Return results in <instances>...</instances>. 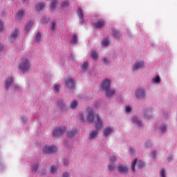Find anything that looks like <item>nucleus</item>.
Wrapping results in <instances>:
<instances>
[{
    "label": "nucleus",
    "mask_w": 177,
    "mask_h": 177,
    "mask_svg": "<svg viewBox=\"0 0 177 177\" xmlns=\"http://www.w3.org/2000/svg\"><path fill=\"white\" fill-rule=\"evenodd\" d=\"M87 114H86V120L88 122H91L95 124L96 130L90 132L89 133V139H95L96 136H97L99 129H102L103 128V122H102V119L99 115H96L95 116V112L92 110V108L88 107L86 109Z\"/></svg>",
    "instance_id": "f257e3e1"
},
{
    "label": "nucleus",
    "mask_w": 177,
    "mask_h": 177,
    "mask_svg": "<svg viewBox=\"0 0 177 177\" xmlns=\"http://www.w3.org/2000/svg\"><path fill=\"white\" fill-rule=\"evenodd\" d=\"M101 88L102 91H105L106 96L108 97H111V96H113L114 93H115V91L114 90L110 89V80H105L102 82L101 84Z\"/></svg>",
    "instance_id": "f03ea898"
},
{
    "label": "nucleus",
    "mask_w": 177,
    "mask_h": 177,
    "mask_svg": "<svg viewBox=\"0 0 177 177\" xmlns=\"http://www.w3.org/2000/svg\"><path fill=\"white\" fill-rule=\"evenodd\" d=\"M19 70H21L23 73H26V71H28L30 70V63L28 62V59L24 58L21 59V62L19 66Z\"/></svg>",
    "instance_id": "7ed1b4c3"
},
{
    "label": "nucleus",
    "mask_w": 177,
    "mask_h": 177,
    "mask_svg": "<svg viewBox=\"0 0 177 177\" xmlns=\"http://www.w3.org/2000/svg\"><path fill=\"white\" fill-rule=\"evenodd\" d=\"M56 151H57V148L55 146H46L42 149L43 154H52V153H55Z\"/></svg>",
    "instance_id": "20e7f679"
},
{
    "label": "nucleus",
    "mask_w": 177,
    "mask_h": 177,
    "mask_svg": "<svg viewBox=\"0 0 177 177\" xmlns=\"http://www.w3.org/2000/svg\"><path fill=\"white\" fill-rule=\"evenodd\" d=\"M66 132V127H58L55 129L53 131V135L54 136H55L56 138L59 137V136H62V135H63V133H64Z\"/></svg>",
    "instance_id": "39448f33"
},
{
    "label": "nucleus",
    "mask_w": 177,
    "mask_h": 177,
    "mask_svg": "<svg viewBox=\"0 0 177 177\" xmlns=\"http://www.w3.org/2000/svg\"><path fill=\"white\" fill-rule=\"evenodd\" d=\"M66 85L69 88V89H73V88L75 86V84L74 83V80L71 78H68L65 81Z\"/></svg>",
    "instance_id": "423d86ee"
},
{
    "label": "nucleus",
    "mask_w": 177,
    "mask_h": 177,
    "mask_svg": "<svg viewBox=\"0 0 177 177\" xmlns=\"http://www.w3.org/2000/svg\"><path fill=\"white\" fill-rule=\"evenodd\" d=\"M77 15L79 16L81 24H84V23H85V20L84 19V11L82 10V8L80 7L78 8Z\"/></svg>",
    "instance_id": "0eeeda50"
},
{
    "label": "nucleus",
    "mask_w": 177,
    "mask_h": 177,
    "mask_svg": "<svg viewBox=\"0 0 177 177\" xmlns=\"http://www.w3.org/2000/svg\"><path fill=\"white\" fill-rule=\"evenodd\" d=\"M106 24V21L102 19H99L97 22L93 24V26L94 28H102Z\"/></svg>",
    "instance_id": "6e6552de"
},
{
    "label": "nucleus",
    "mask_w": 177,
    "mask_h": 177,
    "mask_svg": "<svg viewBox=\"0 0 177 177\" xmlns=\"http://www.w3.org/2000/svg\"><path fill=\"white\" fill-rule=\"evenodd\" d=\"M118 171L122 174H125V172H128V167L122 165H119L118 167Z\"/></svg>",
    "instance_id": "1a4fd4ad"
},
{
    "label": "nucleus",
    "mask_w": 177,
    "mask_h": 177,
    "mask_svg": "<svg viewBox=\"0 0 177 177\" xmlns=\"http://www.w3.org/2000/svg\"><path fill=\"white\" fill-rule=\"evenodd\" d=\"M136 96L138 99H142L145 96V91L143 89H139L136 93Z\"/></svg>",
    "instance_id": "9d476101"
},
{
    "label": "nucleus",
    "mask_w": 177,
    "mask_h": 177,
    "mask_svg": "<svg viewBox=\"0 0 177 177\" xmlns=\"http://www.w3.org/2000/svg\"><path fill=\"white\" fill-rule=\"evenodd\" d=\"M143 67H145L143 62H137L134 64L133 70H139V68H143Z\"/></svg>",
    "instance_id": "9b49d317"
},
{
    "label": "nucleus",
    "mask_w": 177,
    "mask_h": 177,
    "mask_svg": "<svg viewBox=\"0 0 177 177\" xmlns=\"http://www.w3.org/2000/svg\"><path fill=\"white\" fill-rule=\"evenodd\" d=\"M17 34H19V29L16 28L11 34L10 41H15L17 38Z\"/></svg>",
    "instance_id": "f8f14e48"
},
{
    "label": "nucleus",
    "mask_w": 177,
    "mask_h": 177,
    "mask_svg": "<svg viewBox=\"0 0 177 177\" xmlns=\"http://www.w3.org/2000/svg\"><path fill=\"white\" fill-rule=\"evenodd\" d=\"M110 133H113V128L111 127H107L105 129H104V136H109Z\"/></svg>",
    "instance_id": "ddd939ff"
},
{
    "label": "nucleus",
    "mask_w": 177,
    "mask_h": 177,
    "mask_svg": "<svg viewBox=\"0 0 177 177\" xmlns=\"http://www.w3.org/2000/svg\"><path fill=\"white\" fill-rule=\"evenodd\" d=\"M69 5L68 0H64L61 3V9H66V8H68Z\"/></svg>",
    "instance_id": "4468645a"
},
{
    "label": "nucleus",
    "mask_w": 177,
    "mask_h": 177,
    "mask_svg": "<svg viewBox=\"0 0 177 177\" xmlns=\"http://www.w3.org/2000/svg\"><path fill=\"white\" fill-rule=\"evenodd\" d=\"M58 2H59V0H52L51 5L50 6V9L51 10H55V9H56V6L57 5Z\"/></svg>",
    "instance_id": "2eb2a0df"
},
{
    "label": "nucleus",
    "mask_w": 177,
    "mask_h": 177,
    "mask_svg": "<svg viewBox=\"0 0 177 177\" xmlns=\"http://www.w3.org/2000/svg\"><path fill=\"white\" fill-rule=\"evenodd\" d=\"M132 122H133V124H136L138 127H142V122L138 120V117L133 116L132 118Z\"/></svg>",
    "instance_id": "dca6fc26"
},
{
    "label": "nucleus",
    "mask_w": 177,
    "mask_h": 177,
    "mask_svg": "<svg viewBox=\"0 0 177 177\" xmlns=\"http://www.w3.org/2000/svg\"><path fill=\"white\" fill-rule=\"evenodd\" d=\"M12 82H13V78L10 77L8 80L6 81V89H9V86L12 85Z\"/></svg>",
    "instance_id": "f3484780"
},
{
    "label": "nucleus",
    "mask_w": 177,
    "mask_h": 177,
    "mask_svg": "<svg viewBox=\"0 0 177 177\" xmlns=\"http://www.w3.org/2000/svg\"><path fill=\"white\" fill-rule=\"evenodd\" d=\"M77 132V130L69 131L66 133V136H68V138H73V136H75Z\"/></svg>",
    "instance_id": "a211bd4d"
},
{
    "label": "nucleus",
    "mask_w": 177,
    "mask_h": 177,
    "mask_svg": "<svg viewBox=\"0 0 177 177\" xmlns=\"http://www.w3.org/2000/svg\"><path fill=\"white\" fill-rule=\"evenodd\" d=\"M44 8H45V4L40 3L36 6V10H41Z\"/></svg>",
    "instance_id": "6ab92c4d"
},
{
    "label": "nucleus",
    "mask_w": 177,
    "mask_h": 177,
    "mask_svg": "<svg viewBox=\"0 0 177 177\" xmlns=\"http://www.w3.org/2000/svg\"><path fill=\"white\" fill-rule=\"evenodd\" d=\"M23 15H24V10H21L18 11V12L17 13V19L22 18Z\"/></svg>",
    "instance_id": "aec40b11"
},
{
    "label": "nucleus",
    "mask_w": 177,
    "mask_h": 177,
    "mask_svg": "<svg viewBox=\"0 0 177 177\" xmlns=\"http://www.w3.org/2000/svg\"><path fill=\"white\" fill-rule=\"evenodd\" d=\"M78 106V102L77 100H73L71 103V109H75V107Z\"/></svg>",
    "instance_id": "412c9836"
},
{
    "label": "nucleus",
    "mask_w": 177,
    "mask_h": 177,
    "mask_svg": "<svg viewBox=\"0 0 177 177\" xmlns=\"http://www.w3.org/2000/svg\"><path fill=\"white\" fill-rule=\"evenodd\" d=\"M113 36L115 37V38H120V32H118L117 30H113Z\"/></svg>",
    "instance_id": "4be33fe9"
},
{
    "label": "nucleus",
    "mask_w": 177,
    "mask_h": 177,
    "mask_svg": "<svg viewBox=\"0 0 177 177\" xmlns=\"http://www.w3.org/2000/svg\"><path fill=\"white\" fill-rule=\"evenodd\" d=\"M77 35H74L71 39V44H77Z\"/></svg>",
    "instance_id": "5701e85b"
},
{
    "label": "nucleus",
    "mask_w": 177,
    "mask_h": 177,
    "mask_svg": "<svg viewBox=\"0 0 177 177\" xmlns=\"http://www.w3.org/2000/svg\"><path fill=\"white\" fill-rule=\"evenodd\" d=\"M136 162H138V159H135L131 165V169L133 172H135V166L136 165Z\"/></svg>",
    "instance_id": "b1692460"
},
{
    "label": "nucleus",
    "mask_w": 177,
    "mask_h": 177,
    "mask_svg": "<svg viewBox=\"0 0 177 177\" xmlns=\"http://www.w3.org/2000/svg\"><path fill=\"white\" fill-rule=\"evenodd\" d=\"M110 41H109V39H104L102 43V46H107Z\"/></svg>",
    "instance_id": "393cba45"
},
{
    "label": "nucleus",
    "mask_w": 177,
    "mask_h": 177,
    "mask_svg": "<svg viewBox=\"0 0 177 177\" xmlns=\"http://www.w3.org/2000/svg\"><path fill=\"white\" fill-rule=\"evenodd\" d=\"M34 24V22L30 21L26 26V31H28L30 30V28Z\"/></svg>",
    "instance_id": "a878e982"
},
{
    "label": "nucleus",
    "mask_w": 177,
    "mask_h": 177,
    "mask_svg": "<svg viewBox=\"0 0 177 177\" xmlns=\"http://www.w3.org/2000/svg\"><path fill=\"white\" fill-rule=\"evenodd\" d=\"M91 57L92 59H94L95 60H96V59H97V53H96V52L93 51L91 52Z\"/></svg>",
    "instance_id": "bb28decb"
},
{
    "label": "nucleus",
    "mask_w": 177,
    "mask_h": 177,
    "mask_svg": "<svg viewBox=\"0 0 177 177\" xmlns=\"http://www.w3.org/2000/svg\"><path fill=\"white\" fill-rule=\"evenodd\" d=\"M152 82H154L155 84H158V82H160V76H157L156 77L152 79Z\"/></svg>",
    "instance_id": "cd10ccee"
},
{
    "label": "nucleus",
    "mask_w": 177,
    "mask_h": 177,
    "mask_svg": "<svg viewBox=\"0 0 177 177\" xmlns=\"http://www.w3.org/2000/svg\"><path fill=\"white\" fill-rule=\"evenodd\" d=\"M109 171H114L115 169V166L114 165H108Z\"/></svg>",
    "instance_id": "c85d7f7f"
},
{
    "label": "nucleus",
    "mask_w": 177,
    "mask_h": 177,
    "mask_svg": "<svg viewBox=\"0 0 177 177\" xmlns=\"http://www.w3.org/2000/svg\"><path fill=\"white\" fill-rule=\"evenodd\" d=\"M58 106L60 107V109H63L64 107V102H63V100L59 101Z\"/></svg>",
    "instance_id": "c756f323"
},
{
    "label": "nucleus",
    "mask_w": 177,
    "mask_h": 177,
    "mask_svg": "<svg viewBox=\"0 0 177 177\" xmlns=\"http://www.w3.org/2000/svg\"><path fill=\"white\" fill-rule=\"evenodd\" d=\"M109 161L111 164H113V162H115V161H117V158H115V156H111L109 159Z\"/></svg>",
    "instance_id": "7c9ffc66"
},
{
    "label": "nucleus",
    "mask_w": 177,
    "mask_h": 177,
    "mask_svg": "<svg viewBox=\"0 0 177 177\" xmlns=\"http://www.w3.org/2000/svg\"><path fill=\"white\" fill-rule=\"evenodd\" d=\"M50 171H51V174H55V172H56V171H57V167L52 166Z\"/></svg>",
    "instance_id": "2f4dec72"
},
{
    "label": "nucleus",
    "mask_w": 177,
    "mask_h": 177,
    "mask_svg": "<svg viewBox=\"0 0 177 177\" xmlns=\"http://www.w3.org/2000/svg\"><path fill=\"white\" fill-rule=\"evenodd\" d=\"M88 62H84L82 66V70H86L88 68Z\"/></svg>",
    "instance_id": "473e14b6"
},
{
    "label": "nucleus",
    "mask_w": 177,
    "mask_h": 177,
    "mask_svg": "<svg viewBox=\"0 0 177 177\" xmlns=\"http://www.w3.org/2000/svg\"><path fill=\"white\" fill-rule=\"evenodd\" d=\"M60 89V86L58 84H56L54 86V92H59V90Z\"/></svg>",
    "instance_id": "72a5a7b5"
},
{
    "label": "nucleus",
    "mask_w": 177,
    "mask_h": 177,
    "mask_svg": "<svg viewBox=\"0 0 177 177\" xmlns=\"http://www.w3.org/2000/svg\"><path fill=\"white\" fill-rule=\"evenodd\" d=\"M138 168H143L145 167V163L142 161L138 162Z\"/></svg>",
    "instance_id": "f704fd0d"
},
{
    "label": "nucleus",
    "mask_w": 177,
    "mask_h": 177,
    "mask_svg": "<svg viewBox=\"0 0 177 177\" xmlns=\"http://www.w3.org/2000/svg\"><path fill=\"white\" fill-rule=\"evenodd\" d=\"M51 30L53 31H55V30H56V22H52Z\"/></svg>",
    "instance_id": "c9c22d12"
},
{
    "label": "nucleus",
    "mask_w": 177,
    "mask_h": 177,
    "mask_svg": "<svg viewBox=\"0 0 177 177\" xmlns=\"http://www.w3.org/2000/svg\"><path fill=\"white\" fill-rule=\"evenodd\" d=\"M36 41L37 42H38L39 41V39H41V33L38 32L36 35Z\"/></svg>",
    "instance_id": "e433bc0d"
},
{
    "label": "nucleus",
    "mask_w": 177,
    "mask_h": 177,
    "mask_svg": "<svg viewBox=\"0 0 177 177\" xmlns=\"http://www.w3.org/2000/svg\"><path fill=\"white\" fill-rule=\"evenodd\" d=\"M160 177H165V170L164 169L160 171Z\"/></svg>",
    "instance_id": "4c0bfd02"
},
{
    "label": "nucleus",
    "mask_w": 177,
    "mask_h": 177,
    "mask_svg": "<svg viewBox=\"0 0 177 177\" xmlns=\"http://www.w3.org/2000/svg\"><path fill=\"white\" fill-rule=\"evenodd\" d=\"M160 131L162 133L165 132V131H167V126L164 125L160 128Z\"/></svg>",
    "instance_id": "58836bf2"
},
{
    "label": "nucleus",
    "mask_w": 177,
    "mask_h": 177,
    "mask_svg": "<svg viewBox=\"0 0 177 177\" xmlns=\"http://www.w3.org/2000/svg\"><path fill=\"white\" fill-rule=\"evenodd\" d=\"M80 120H81L82 121H83V122L85 121V117H84V114L80 113Z\"/></svg>",
    "instance_id": "ea45409f"
},
{
    "label": "nucleus",
    "mask_w": 177,
    "mask_h": 177,
    "mask_svg": "<svg viewBox=\"0 0 177 177\" xmlns=\"http://www.w3.org/2000/svg\"><path fill=\"white\" fill-rule=\"evenodd\" d=\"M125 110H126V113H131L130 106H126Z\"/></svg>",
    "instance_id": "a19ab883"
},
{
    "label": "nucleus",
    "mask_w": 177,
    "mask_h": 177,
    "mask_svg": "<svg viewBox=\"0 0 177 177\" xmlns=\"http://www.w3.org/2000/svg\"><path fill=\"white\" fill-rule=\"evenodd\" d=\"M3 30V24H2V21H0V31H2Z\"/></svg>",
    "instance_id": "79ce46f5"
},
{
    "label": "nucleus",
    "mask_w": 177,
    "mask_h": 177,
    "mask_svg": "<svg viewBox=\"0 0 177 177\" xmlns=\"http://www.w3.org/2000/svg\"><path fill=\"white\" fill-rule=\"evenodd\" d=\"M33 171H37L38 169V165H35V166L32 167Z\"/></svg>",
    "instance_id": "37998d69"
},
{
    "label": "nucleus",
    "mask_w": 177,
    "mask_h": 177,
    "mask_svg": "<svg viewBox=\"0 0 177 177\" xmlns=\"http://www.w3.org/2000/svg\"><path fill=\"white\" fill-rule=\"evenodd\" d=\"M103 62L105 64H107L109 63V61L106 58H103Z\"/></svg>",
    "instance_id": "c03bdc74"
},
{
    "label": "nucleus",
    "mask_w": 177,
    "mask_h": 177,
    "mask_svg": "<svg viewBox=\"0 0 177 177\" xmlns=\"http://www.w3.org/2000/svg\"><path fill=\"white\" fill-rule=\"evenodd\" d=\"M151 154L153 157V158H155V157H156V151H153Z\"/></svg>",
    "instance_id": "a18cd8bd"
},
{
    "label": "nucleus",
    "mask_w": 177,
    "mask_h": 177,
    "mask_svg": "<svg viewBox=\"0 0 177 177\" xmlns=\"http://www.w3.org/2000/svg\"><path fill=\"white\" fill-rule=\"evenodd\" d=\"M41 22H43V23H48V20L46 18H43L41 19Z\"/></svg>",
    "instance_id": "49530a36"
},
{
    "label": "nucleus",
    "mask_w": 177,
    "mask_h": 177,
    "mask_svg": "<svg viewBox=\"0 0 177 177\" xmlns=\"http://www.w3.org/2000/svg\"><path fill=\"white\" fill-rule=\"evenodd\" d=\"M64 165H67V164H68V160H64Z\"/></svg>",
    "instance_id": "de8ad7c7"
},
{
    "label": "nucleus",
    "mask_w": 177,
    "mask_h": 177,
    "mask_svg": "<svg viewBox=\"0 0 177 177\" xmlns=\"http://www.w3.org/2000/svg\"><path fill=\"white\" fill-rule=\"evenodd\" d=\"M63 177H68V173H64Z\"/></svg>",
    "instance_id": "09e8293b"
},
{
    "label": "nucleus",
    "mask_w": 177,
    "mask_h": 177,
    "mask_svg": "<svg viewBox=\"0 0 177 177\" xmlns=\"http://www.w3.org/2000/svg\"><path fill=\"white\" fill-rule=\"evenodd\" d=\"M167 160H168V161H171V160H172V157L169 156V157L167 158Z\"/></svg>",
    "instance_id": "8fccbe9b"
},
{
    "label": "nucleus",
    "mask_w": 177,
    "mask_h": 177,
    "mask_svg": "<svg viewBox=\"0 0 177 177\" xmlns=\"http://www.w3.org/2000/svg\"><path fill=\"white\" fill-rule=\"evenodd\" d=\"M130 153H131V154L133 153V149H132V148L130 149Z\"/></svg>",
    "instance_id": "3c124183"
},
{
    "label": "nucleus",
    "mask_w": 177,
    "mask_h": 177,
    "mask_svg": "<svg viewBox=\"0 0 177 177\" xmlns=\"http://www.w3.org/2000/svg\"><path fill=\"white\" fill-rule=\"evenodd\" d=\"M23 121H24V122H26L27 121V118H23Z\"/></svg>",
    "instance_id": "603ef678"
},
{
    "label": "nucleus",
    "mask_w": 177,
    "mask_h": 177,
    "mask_svg": "<svg viewBox=\"0 0 177 177\" xmlns=\"http://www.w3.org/2000/svg\"><path fill=\"white\" fill-rule=\"evenodd\" d=\"M3 48V47L2 46H0V50H2Z\"/></svg>",
    "instance_id": "864d4df0"
},
{
    "label": "nucleus",
    "mask_w": 177,
    "mask_h": 177,
    "mask_svg": "<svg viewBox=\"0 0 177 177\" xmlns=\"http://www.w3.org/2000/svg\"><path fill=\"white\" fill-rule=\"evenodd\" d=\"M26 0H23V2H25Z\"/></svg>",
    "instance_id": "5fc2aeb1"
}]
</instances>
